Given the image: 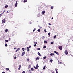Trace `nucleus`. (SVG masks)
<instances>
[{"mask_svg": "<svg viewBox=\"0 0 73 73\" xmlns=\"http://www.w3.org/2000/svg\"><path fill=\"white\" fill-rule=\"evenodd\" d=\"M59 48L60 50H61L62 49V47L61 46H59Z\"/></svg>", "mask_w": 73, "mask_h": 73, "instance_id": "nucleus-1", "label": "nucleus"}, {"mask_svg": "<svg viewBox=\"0 0 73 73\" xmlns=\"http://www.w3.org/2000/svg\"><path fill=\"white\" fill-rule=\"evenodd\" d=\"M65 53L66 55H67L68 54V51H67V50H65Z\"/></svg>", "mask_w": 73, "mask_h": 73, "instance_id": "nucleus-2", "label": "nucleus"}, {"mask_svg": "<svg viewBox=\"0 0 73 73\" xmlns=\"http://www.w3.org/2000/svg\"><path fill=\"white\" fill-rule=\"evenodd\" d=\"M25 51L23 52L22 54V56H24V54H25Z\"/></svg>", "mask_w": 73, "mask_h": 73, "instance_id": "nucleus-3", "label": "nucleus"}, {"mask_svg": "<svg viewBox=\"0 0 73 73\" xmlns=\"http://www.w3.org/2000/svg\"><path fill=\"white\" fill-rule=\"evenodd\" d=\"M5 19H3V20H2V24H4V23H5Z\"/></svg>", "mask_w": 73, "mask_h": 73, "instance_id": "nucleus-4", "label": "nucleus"}, {"mask_svg": "<svg viewBox=\"0 0 73 73\" xmlns=\"http://www.w3.org/2000/svg\"><path fill=\"white\" fill-rule=\"evenodd\" d=\"M54 53L56 54H57V55H59V53H58V52L56 51H55L54 52Z\"/></svg>", "mask_w": 73, "mask_h": 73, "instance_id": "nucleus-5", "label": "nucleus"}, {"mask_svg": "<svg viewBox=\"0 0 73 73\" xmlns=\"http://www.w3.org/2000/svg\"><path fill=\"white\" fill-rule=\"evenodd\" d=\"M20 49V48H19L18 49H17L15 51L16 52H17L19 51V50Z\"/></svg>", "mask_w": 73, "mask_h": 73, "instance_id": "nucleus-6", "label": "nucleus"}, {"mask_svg": "<svg viewBox=\"0 0 73 73\" xmlns=\"http://www.w3.org/2000/svg\"><path fill=\"white\" fill-rule=\"evenodd\" d=\"M45 13V11H43L42 12V15H44Z\"/></svg>", "mask_w": 73, "mask_h": 73, "instance_id": "nucleus-7", "label": "nucleus"}, {"mask_svg": "<svg viewBox=\"0 0 73 73\" xmlns=\"http://www.w3.org/2000/svg\"><path fill=\"white\" fill-rule=\"evenodd\" d=\"M17 1H16V3H15V7H17Z\"/></svg>", "mask_w": 73, "mask_h": 73, "instance_id": "nucleus-8", "label": "nucleus"}, {"mask_svg": "<svg viewBox=\"0 0 73 73\" xmlns=\"http://www.w3.org/2000/svg\"><path fill=\"white\" fill-rule=\"evenodd\" d=\"M38 55H39V56H41V54L39 52H38Z\"/></svg>", "mask_w": 73, "mask_h": 73, "instance_id": "nucleus-9", "label": "nucleus"}, {"mask_svg": "<svg viewBox=\"0 0 73 73\" xmlns=\"http://www.w3.org/2000/svg\"><path fill=\"white\" fill-rule=\"evenodd\" d=\"M53 55H54V53H51V54H50V56H53Z\"/></svg>", "mask_w": 73, "mask_h": 73, "instance_id": "nucleus-10", "label": "nucleus"}, {"mask_svg": "<svg viewBox=\"0 0 73 73\" xmlns=\"http://www.w3.org/2000/svg\"><path fill=\"white\" fill-rule=\"evenodd\" d=\"M5 32H8V30L7 29H6L5 30Z\"/></svg>", "mask_w": 73, "mask_h": 73, "instance_id": "nucleus-11", "label": "nucleus"}, {"mask_svg": "<svg viewBox=\"0 0 73 73\" xmlns=\"http://www.w3.org/2000/svg\"><path fill=\"white\" fill-rule=\"evenodd\" d=\"M43 49H45V48H46V46H44L43 48Z\"/></svg>", "mask_w": 73, "mask_h": 73, "instance_id": "nucleus-12", "label": "nucleus"}, {"mask_svg": "<svg viewBox=\"0 0 73 73\" xmlns=\"http://www.w3.org/2000/svg\"><path fill=\"white\" fill-rule=\"evenodd\" d=\"M31 47V46H30L29 47H27V49H29Z\"/></svg>", "mask_w": 73, "mask_h": 73, "instance_id": "nucleus-13", "label": "nucleus"}, {"mask_svg": "<svg viewBox=\"0 0 73 73\" xmlns=\"http://www.w3.org/2000/svg\"><path fill=\"white\" fill-rule=\"evenodd\" d=\"M45 67H46V66H44L43 67V69L44 70H45Z\"/></svg>", "mask_w": 73, "mask_h": 73, "instance_id": "nucleus-14", "label": "nucleus"}, {"mask_svg": "<svg viewBox=\"0 0 73 73\" xmlns=\"http://www.w3.org/2000/svg\"><path fill=\"white\" fill-rule=\"evenodd\" d=\"M44 42L45 44H47L48 43V42L45 41H44Z\"/></svg>", "mask_w": 73, "mask_h": 73, "instance_id": "nucleus-15", "label": "nucleus"}, {"mask_svg": "<svg viewBox=\"0 0 73 73\" xmlns=\"http://www.w3.org/2000/svg\"><path fill=\"white\" fill-rule=\"evenodd\" d=\"M27 2V0H24V3H26V2Z\"/></svg>", "mask_w": 73, "mask_h": 73, "instance_id": "nucleus-16", "label": "nucleus"}, {"mask_svg": "<svg viewBox=\"0 0 73 73\" xmlns=\"http://www.w3.org/2000/svg\"><path fill=\"white\" fill-rule=\"evenodd\" d=\"M34 69H38L37 67H34Z\"/></svg>", "mask_w": 73, "mask_h": 73, "instance_id": "nucleus-17", "label": "nucleus"}, {"mask_svg": "<svg viewBox=\"0 0 73 73\" xmlns=\"http://www.w3.org/2000/svg\"><path fill=\"white\" fill-rule=\"evenodd\" d=\"M45 36H43L42 37V39H43V40H44V39H45Z\"/></svg>", "mask_w": 73, "mask_h": 73, "instance_id": "nucleus-18", "label": "nucleus"}, {"mask_svg": "<svg viewBox=\"0 0 73 73\" xmlns=\"http://www.w3.org/2000/svg\"><path fill=\"white\" fill-rule=\"evenodd\" d=\"M55 71L56 73H58V71H57V69H55Z\"/></svg>", "mask_w": 73, "mask_h": 73, "instance_id": "nucleus-19", "label": "nucleus"}, {"mask_svg": "<svg viewBox=\"0 0 73 73\" xmlns=\"http://www.w3.org/2000/svg\"><path fill=\"white\" fill-rule=\"evenodd\" d=\"M43 58V59H46V56H45Z\"/></svg>", "mask_w": 73, "mask_h": 73, "instance_id": "nucleus-20", "label": "nucleus"}, {"mask_svg": "<svg viewBox=\"0 0 73 73\" xmlns=\"http://www.w3.org/2000/svg\"><path fill=\"white\" fill-rule=\"evenodd\" d=\"M8 7V5H7L5 6V8H7V7Z\"/></svg>", "mask_w": 73, "mask_h": 73, "instance_id": "nucleus-21", "label": "nucleus"}, {"mask_svg": "<svg viewBox=\"0 0 73 73\" xmlns=\"http://www.w3.org/2000/svg\"><path fill=\"white\" fill-rule=\"evenodd\" d=\"M6 70H9V68H6Z\"/></svg>", "mask_w": 73, "mask_h": 73, "instance_id": "nucleus-22", "label": "nucleus"}, {"mask_svg": "<svg viewBox=\"0 0 73 73\" xmlns=\"http://www.w3.org/2000/svg\"><path fill=\"white\" fill-rule=\"evenodd\" d=\"M70 38L71 39H72V38H73V36H71Z\"/></svg>", "mask_w": 73, "mask_h": 73, "instance_id": "nucleus-23", "label": "nucleus"}, {"mask_svg": "<svg viewBox=\"0 0 73 73\" xmlns=\"http://www.w3.org/2000/svg\"><path fill=\"white\" fill-rule=\"evenodd\" d=\"M34 44H37V42H34Z\"/></svg>", "mask_w": 73, "mask_h": 73, "instance_id": "nucleus-24", "label": "nucleus"}, {"mask_svg": "<svg viewBox=\"0 0 73 73\" xmlns=\"http://www.w3.org/2000/svg\"><path fill=\"white\" fill-rule=\"evenodd\" d=\"M39 59H40V58H39L38 57H37L36 58V60H39Z\"/></svg>", "mask_w": 73, "mask_h": 73, "instance_id": "nucleus-25", "label": "nucleus"}, {"mask_svg": "<svg viewBox=\"0 0 73 73\" xmlns=\"http://www.w3.org/2000/svg\"><path fill=\"white\" fill-rule=\"evenodd\" d=\"M51 9H53V6H51Z\"/></svg>", "mask_w": 73, "mask_h": 73, "instance_id": "nucleus-26", "label": "nucleus"}, {"mask_svg": "<svg viewBox=\"0 0 73 73\" xmlns=\"http://www.w3.org/2000/svg\"><path fill=\"white\" fill-rule=\"evenodd\" d=\"M48 35L49 36H50V33L49 32L48 33Z\"/></svg>", "mask_w": 73, "mask_h": 73, "instance_id": "nucleus-27", "label": "nucleus"}, {"mask_svg": "<svg viewBox=\"0 0 73 73\" xmlns=\"http://www.w3.org/2000/svg\"><path fill=\"white\" fill-rule=\"evenodd\" d=\"M50 62H53V60L52 59L50 60Z\"/></svg>", "mask_w": 73, "mask_h": 73, "instance_id": "nucleus-28", "label": "nucleus"}, {"mask_svg": "<svg viewBox=\"0 0 73 73\" xmlns=\"http://www.w3.org/2000/svg\"><path fill=\"white\" fill-rule=\"evenodd\" d=\"M38 67H39V66H38V64H37L36 65V67L38 68Z\"/></svg>", "mask_w": 73, "mask_h": 73, "instance_id": "nucleus-29", "label": "nucleus"}, {"mask_svg": "<svg viewBox=\"0 0 73 73\" xmlns=\"http://www.w3.org/2000/svg\"><path fill=\"white\" fill-rule=\"evenodd\" d=\"M56 35H55L54 36V38H56Z\"/></svg>", "mask_w": 73, "mask_h": 73, "instance_id": "nucleus-30", "label": "nucleus"}, {"mask_svg": "<svg viewBox=\"0 0 73 73\" xmlns=\"http://www.w3.org/2000/svg\"><path fill=\"white\" fill-rule=\"evenodd\" d=\"M5 41L6 42H8V40H5Z\"/></svg>", "mask_w": 73, "mask_h": 73, "instance_id": "nucleus-31", "label": "nucleus"}, {"mask_svg": "<svg viewBox=\"0 0 73 73\" xmlns=\"http://www.w3.org/2000/svg\"><path fill=\"white\" fill-rule=\"evenodd\" d=\"M51 44H54V43H53V42H51Z\"/></svg>", "mask_w": 73, "mask_h": 73, "instance_id": "nucleus-32", "label": "nucleus"}, {"mask_svg": "<svg viewBox=\"0 0 73 73\" xmlns=\"http://www.w3.org/2000/svg\"><path fill=\"white\" fill-rule=\"evenodd\" d=\"M22 50H23V51H24L25 50L24 48H22Z\"/></svg>", "mask_w": 73, "mask_h": 73, "instance_id": "nucleus-33", "label": "nucleus"}, {"mask_svg": "<svg viewBox=\"0 0 73 73\" xmlns=\"http://www.w3.org/2000/svg\"><path fill=\"white\" fill-rule=\"evenodd\" d=\"M38 32H40V29H38Z\"/></svg>", "mask_w": 73, "mask_h": 73, "instance_id": "nucleus-34", "label": "nucleus"}, {"mask_svg": "<svg viewBox=\"0 0 73 73\" xmlns=\"http://www.w3.org/2000/svg\"><path fill=\"white\" fill-rule=\"evenodd\" d=\"M31 65H29L28 66V68H31Z\"/></svg>", "mask_w": 73, "mask_h": 73, "instance_id": "nucleus-35", "label": "nucleus"}, {"mask_svg": "<svg viewBox=\"0 0 73 73\" xmlns=\"http://www.w3.org/2000/svg\"><path fill=\"white\" fill-rule=\"evenodd\" d=\"M44 31L46 33L47 32V31H46V29H44Z\"/></svg>", "mask_w": 73, "mask_h": 73, "instance_id": "nucleus-36", "label": "nucleus"}, {"mask_svg": "<svg viewBox=\"0 0 73 73\" xmlns=\"http://www.w3.org/2000/svg\"><path fill=\"white\" fill-rule=\"evenodd\" d=\"M31 70H32V71L34 69H33V68H31Z\"/></svg>", "mask_w": 73, "mask_h": 73, "instance_id": "nucleus-37", "label": "nucleus"}, {"mask_svg": "<svg viewBox=\"0 0 73 73\" xmlns=\"http://www.w3.org/2000/svg\"><path fill=\"white\" fill-rule=\"evenodd\" d=\"M29 73H32V72H31V70H29Z\"/></svg>", "mask_w": 73, "mask_h": 73, "instance_id": "nucleus-38", "label": "nucleus"}, {"mask_svg": "<svg viewBox=\"0 0 73 73\" xmlns=\"http://www.w3.org/2000/svg\"><path fill=\"white\" fill-rule=\"evenodd\" d=\"M37 50H40V48H37Z\"/></svg>", "mask_w": 73, "mask_h": 73, "instance_id": "nucleus-39", "label": "nucleus"}, {"mask_svg": "<svg viewBox=\"0 0 73 73\" xmlns=\"http://www.w3.org/2000/svg\"><path fill=\"white\" fill-rule=\"evenodd\" d=\"M34 46L35 47V46H36V44H35L34 45Z\"/></svg>", "mask_w": 73, "mask_h": 73, "instance_id": "nucleus-40", "label": "nucleus"}, {"mask_svg": "<svg viewBox=\"0 0 73 73\" xmlns=\"http://www.w3.org/2000/svg\"><path fill=\"white\" fill-rule=\"evenodd\" d=\"M48 24H49V25H52L51 24H50V23H48Z\"/></svg>", "mask_w": 73, "mask_h": 73, "instance_id": "nucleus-41", "label": "nucleus"}, {"mask_svg": "<svg viewBox=\"0 0 73 73\" xmlns=\"http://www.w3.org/2000/svg\"><path fill=\"white\" fill-rule=\"evenodd\" d=\"M5 46H6V47L8 46V45L6 44L5 45Z\"/></svg>", "mask_w": 73, "mask_h": 73, "instance_id": "nucleus-42", "label": "nucleus"}, {"mask_svg": "<svg viewBox=\"0 0 73 73\" xmlns=\"http://www.w3.org/2000/svg\"><path fill=\"white\" fill-rule=\"evenodd\" d=\"M22 73H25V71H23L22 72Z\"/></svg>", "mask_w": 73, "mask_h": 73, "instance_id": "nucleus-43", "label": "nucleus"}, {"mask_svg": "<svg viewBox=\"0 0 73 73\" xmlns=\"http://www.w3.org/2000/svg\"><path fill=\"white\" fill-rule=\"evenodd\" d=\"M16 56H15V57H14V59H16Z\"/></svg>", "mask_w": 73, "mask_h": 73, "instance_id": "nucleus-44", "label": "nucleus"}, {"mask_svg": "<svg viewBox=\"0 0 73 73\" xmlns=\"http://www.w3.org/2000/svg\"><path fill=\"white\" fill-rule=\"evenodd\" d=\"M27 60L28 61H29V58L27 59Z\"/></svg>", "mask_w": 73, "mask_h": 73, "instance_id": "nucleus-45", "label": "nucleus"}, {"mask_svg": "<svg viewBox=\"0 0 73 73\" xmlns=\"http://www.w3.org/2000/svg\"><path fill=\"white\" fill-rule=\"evenodd\" d=\"M20 67H19L18 70H20Z\"/></svg>", "mask_w": 73, "mask_h": 73, "instance_id": "nucleus-46", "label": "nucleus"}, {"mask_svg": "<svg viewBox=\"0 0 73 73\" xmlns=\"http://www.w3.org/2000/svg\"><path fill=\"white\" fill-rule=\"evenodd\" d=\"M19 68H21V65H20L19 66Z\"/></svg>", "mask_w": 73, "mask_h": 73, "instance_id": "nucleus-47", "label": "nucleus"}, {"mask_svg": "<svg viewBox=\"0 0 73 73\" xmlns=\"http://www.w3.org/2000/svg\"><path fill=\"white\" fill-rule=\"evenodd\" d=\"M2 16V14H0V16Z\"/></svg>", "mask_w": 73, "mask_h": 73, "instance_id": "nucleus-48", "label": "nucleus"}, {"mask_svg": "<svg viewBox=\"0 0 73 73\" xmlns=\"http://www.w3.org/2000/svg\"><path fill=\"white\" fill-rule=\"evenodd\" d=\"M27 51H28V52H29V49H27Z\"/></svg>", "mask_w": 73, "mask_h": 73, "instance_id": "nucleus-49", "label": "nucleus"}, {"mask_svg": "<svg viewBox=\"0 0 73 73\" xmlns=\"http://www.w3.org/2000/svg\"><path fill=\"white\" fill-rule=\"evenodd\" d=\"M14 49H17V48H14Z\"/></svg>", "mask_w": 73, "mask_h": 73, "instance_id": "nucleus-50", "label": "nucleus"}, {"mask_svg": "<svg viewBox=\"0 0 73 73\" xmlns=\"http://www.w3.org/2000/svg\"><path fill=\"white\" fill-rule=\"evenodd\" d=\"M8 11H7V13H8Z\"/></svg>", "mask_w": 73, "mask_h": 73, "instance_id": "nucleus-51", "label": "nucleus"}, {"mask_svg": "<svg viewBox=\"0 0 73 73\" xmlns=\"http://www.w3.org/2000/svg\"><path fill=\"white\" fill-rule=\"evenodd\" d=\"M34 30L35 31V30H36V28H35L34 29Z\"/></svg>", "mask_w": 73, "mask_h": 73, "instance_id": "nucleus-52", "label": "nucleus"}, {"mask_svg": "<svg viewBox=\"0 0 73 73\" xmlns=\"http://www.w3.org/2000/svg\"><path fill=\"white\" fill-rule=\"evenodd\" d=\"M5 12V10H4L3 12V13H4Z\"/></svg>", "mask_w": 73, "mask_h": 73, "instance_id": "nucleus-53", "label": "nucleus"}, {"mask_svg": "<svg viewBox=\"0 0 73 73\" xmlns=\"http://www.w3.org/2000/svg\"><path fill=\"white\" fill-rule=\"evenodd\" d=\"M2 73H5V72H2Z\"/></svg>", "mask_w": 73, "mask_h": 73, "instance_id": "nucleus-54", "label": "nucleus"}, {"mask_svg": "<svg viewBox=\"0 0 73 73\" xmlns=\"http://www.w3.org/2000/svg\"><path fill=\"white\" fill-rule=\"evenodd\" d=\"M33 32H35V30H33Z\"/></svg>", "mask_w": 73, "mask_h": 73, "instance_id": "nucleus-55", "label": "nucleus"}, {"mask_svg": "<svg viewBox=\"0 0 73 73\" xmlns=\"http://www.w3.org/2000/svg\"><path fill=\"white\" fill-rule=\"evenodd\" d=\"M40 29H41V28H42V27H40Z\"/></svg>", "mask_w": 73, "mask_h": 73, "instance_id": "nucleus-56", "label": "nucleus"}, {"mask_svg": "<svg viewBox=\"0 0 73 73\" xmlns=\"http://www.w3.org/2000/svg\"><path fill=\"white\" fill-rule=\"evenodd\" d=\"M52 19H53V17H52Z\"/></svg>", "mask_w": 73, "mask_h": 73, "instance_id": "nucleus-57", "label": "nucleus"}, {"mask_svg": "<svg viewBox=\"0 0 73 73\" xmlns=\"http://www.w3.org/2000/svg\"><path fill=\"white\" fill-rule=\"evenodd\" d=\"M52 73H54V72L53 71Z\"/></svg>", "mask_w": 73, "mask_h": 73, "instance_id": "nucleus-58", "label": "nucleus"}, {"mask_svg": "<svg viewBox=\"0 0 73 73\" xmlns=\"http://www.w3.org/2000/svg\"><path fill=\"white\" fill-rule=\"evenodd\" d=\"M4 13H3H3H2V14H3Z\"/></svg>", "mask_w": 73, "mask_h": 73, "instance_id": "nucleus-59", "label": "nucleus"}, {"mask_svg": "<svg viewBox=\"0 0 73 73\" xmlns=\"http://www.w3.org/2000/svg\"><path fill=\"white\" fill-rule=\"evenodd\" d=\"M60 64H61V62H60Z\"/></svg>", "mask_w": 73, "mask_h": 73, "instance_id": "nucleus-60", "label": "nucleus"}, {"mask_svg": "<svg viewBox=\"0 0 73 73\" xmlns=\"http://www.w3.org/2000/svg\"><path fill=\"white\" fill-rule=\"evenodd\" d=\"M38 27L40 28V26H38Z\"/></svg>", "mask_w": 73, "mask_h": 73, "instance_id": "nucleus-61", "label": "nucleus"}]
</instances>
